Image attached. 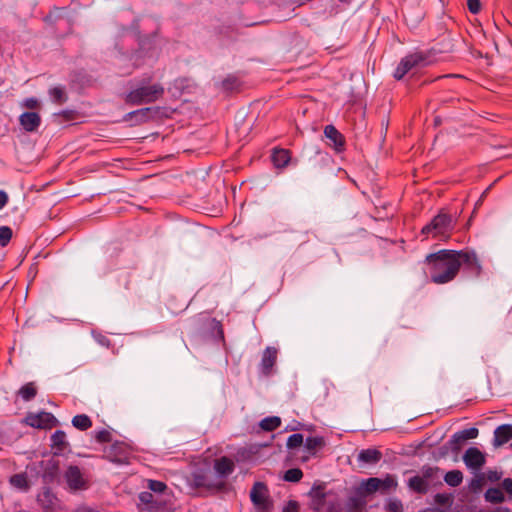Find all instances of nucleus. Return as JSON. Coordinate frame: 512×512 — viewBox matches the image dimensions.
<instances>
[{
  "label": "nucleus",
  "instance_id": "45",
  "mask_svg": "<svg viewBox=\"0 0 512 512\" xmlns=\"http://www.w3.org/2000/svg\"><path fill=\"white\" fill-rule=\"evenodd\" d=\"M389 512H402V503L398 500H393L388 503Z\"/></svg>",
  "mask_w": 512,
  "mask_h": 512
},
{
  "label": "nucleus",
  "instance_id": "19",
  "mask_svg": "<svg viewBox=\"0 0 512 512\" xmlns=\"http://www.w3.org/2000/svg\"><path fill=\"white\" fill-rule=\"evenodd\" d=\"M51 443L56 453H62L68 447L65 432L62 430L55 431L51 436Z\"/></svg>",
  "mask_w": 512,
  "mask_h": 512
},
{
  "label": "nucleus",
  "instance_id": "49",
  "mask_svg": "<svg viewBox=\"0 0 512 512\" xmlns=\"http://www.w3.org/2000/svg\"><path fill=\"white\" fill-rule=\"evenodd\" d=\"M434 499L437 504L446 505L449 502L450 497L446 494L439 493L435 495Z\"/></svg>",
  "mask_w": 512,
  "mask_h": 512
},
{
  "label": "nucleus",
  "instance_id": "5",
  "mask_svg": "<svg viewBox=\"0 0 512 512\" xmlns=\"http://www.w3.org/2000/svg\"><path fill=\"white\" fill-rule=\"evenodd\" d=\"M426 55L422 52H414L406 55L401 59L398 66L394 71V78L401 80L404 76L415 68L423 67L426 65Z\"/></svg>",
  "mask_w": 512,
  "mask_h": 512
},
{
  "label": "nucleus",
  "instance_id": "38",
  "mask_svg": "<svg viewBox=\"0 0 512 512\" xmlns=\"http://www.w3.org/2000/svg\"><path fill=\"white\" fill-rule=\"evenodd\" d=\"M13 235L12 229L8 226H0V245L5 247Z\"/></svg>",
  "mask_w": 512,
  "mask_h": 512
},
{
  "label": "nucleus",
  "instance_id": "9",
  "mask_svg": "<svg viewBox=\"0 0 512 512\" xmlns=\"http://www.w3.org/2000/svg\"><path fill=\"white\" fill-rule=\"evenodd\" d=\"M19 123L25 132H36L41 125V117L37 112H24L19 116Z\"/></svg>",
  "mask_w": 512,
  "mask_h": 512
},
{
  "label": "nucleus",
  "instance_id": "11",
  "mask_svg": "<svg viewBox=\"0 0 512 512\" xmlns=\"http://www.w3.org/2000/svg\"><path fill=\"white\" fill-rule=\"evenodd\" d=\"M324 134L330 141L329 145L332 146L335 150L341 151L344 148V137L333 125H327L324 128Z\"/></svg>",
  "mask_w": 512,
  "mask_h": 512
},
{
  "label": "nucleus",
  "instance_id": "24",
  "mask_svg": "<svg viewBox=\"0 0 512 512\" xmlns=\"http://www.w3.org/2000/svg\"><path fill=\"white\" fill-rule=\"evenodd\" d=\"M380 478L377 477H371L367 480H364L361 483L360 489L363 491L364 494H372L374 492L380 491Z\"/></svg>",
  "mask_w": 512,
  "mask_h": 512
},
{
  "label": "nucleus",
  "instance_id": "34",
  "mask_svg": "<svg viewBox=\"0 0 512 512\" xmlns=\"http://www.w3.org/2000/svg\"><path fill=\"white\" fill-rule=\"evenodd\" d=\"M49 94L54 102L62 104L66 101L67 97L62 87H53L50 89Z\"/></svg>",
  "mask_w": 512,
  "mask_h": 512
},
{
  "label": "nucleus",
  "instance_id": "6",
  "mask_svg": "<svg viewBox=\"0 0 512 512\" xmlns=\"http://www.w3.org/2000/svg\"><path fill=\"white\" fill-rule=\"evenodd\" d=\"M27 425L39 428L50 429L57 424V419L49 412L29 413L25 418Z\"/></svg>",
  "mask_w": 512,
  "mask_h": 512
},
{
  "label": "nucleus",
  "instance_id": "21",
  "mask_svg": "<svg viewBox=\"0 0 512 512\" xmlns=\"http://www.w3.org/2000/svg\"><path fill=\"white\" fill-rule=\"evenodd\" d=\"M325 441L321 436L308 437L304 442V448L310 455H315L317 450L324 447Z\"/></svg>",
  "mask_w": 512,
  "mask_h": 512
},
{
  "label": "nucleus",
  "instance_id": "30",
  "mask_svg": "<svg viewBox=\"0 0 512 512\" xmlns=\"http://www.w3.org/2000/svg\"><path fill=\"white\" fill-rule=\"evenodd\" d=\"M154 109L150 107L141 108L136 111H133L128 114L129 118H136V120L140 123L146 122L151 118V114L153 113Z\"/></svg>",
  "mask_w": 512,
  "mask_h": 512
},
{
  "label": "nucleus",
  "instance_id": "48",
  "mask_svg": "<svg viewBox=\"0 0 512 512\" xmlns=\"http://www.w3.org/2000/svg\"><path fill=\"white\" fill-rule=\"evenodd\" d=\"M502 488L510 497H512V478H505L502 481Z\"/></svg>",
  "mask_w": 512,
  "mask_h": 512
},
{
  "label": "nucleus",
  "instance_id": "52",
  "mask_svg": "<svg viewBox=\"0 0 512 512\" xmlns=\"http://www.w3.org/2000/svg\"><path fill=\"white\" fill-rule=\"evenodd\" d=\"M42 497L49 498L50 497V492L48 490L44 491L42 495L38 496V500L42 501Z\"/></svg>",
  "mask_w": 512,
  "mask_h": 512
},
{
  "label": "nucleus",
  "instance_id": "37",
  "mask_svg": "<svg viewBox=\"0 0 512 512\" xmlns=\"http://www.w3.org/2000/svg\"><path fill=\"white\" fill-rule=\"evenodd\" d=\"M304 443V437L300 433L292 434L287 439V447L289 449H295L300 447Z\"/></svg>",
  "mask_w": 512,
  "mask_h": 512
},
{
  "label": "nucleus",
  "instance_id": "13",
  "mask_svg": "<svg viewBox=\"0 0 512 512\" xmlns=\"http://www.w3.org/2000/svg\"><path fill=\"white\" fill-rule=\"evenodd\" d=\"M277 359V349L274 347H267L262 355L261 371L264 375H269Z\"/></svg>",
  "mask_w": 512,
  "mask_h": 512
},
{
  "label": "nucleus",
  "instance_id": "4",
  "mask_svg": "<svg viewBox=\"0 0 512 512\" xmlns=\"http://www.w3.org/2000/svg\"><path fill=\"white\" fill-rule=\"evenodd\" d=\"M456 258L459 262V268L463 266L464 271L471 277H479L482 273V265L475 251L464 249L456 251Z\"/></svg>",
  "mask_w": 512,
  "mask_h": 512
},
{
  "label": "nucleus",
  "instance_id": "42",
  "mask_svg": "<svg viewBox=\"0 0 512 512\" xmlns=\"http://www.w3.org/2000/svg\"><path fill=\"white\" fill-rule=\"evenodd\" d=\"M95 439L100 443H106L110 442L111 440V433L105 429L100 430L96 433Z\"/></svg>",
  "mask_w": 512,
  "mask_h": 512
},
{
  "label": "nucleus",
  "instance_id": "33",
  "mask_svg": "<svg viewBox=\"0 0 512 512\" xmlns=\"http://www.w3.org/2000/svg\"><path fill=\"white\" fill-rule=\"evenodd\" d=\"M365 504V500L360 497H350L347 506L350 512H359L364 508Z\"/></svg>",
  "mask_w": 512,
  "mask_h": 512
},
{
  "label": "nucleus",
  "instance_id": "8",
  "mask_svg": "<svg viewBox=\"0 0 512 512\" xmlns=\"http://www.w3.org/2000/svg\"><path fill=\"white\" fill-rule=\"evenodd\" d=\"M465 465L473 470H479L485 464L484 454L476 447H470L463 455Z\"/></svg>",
  "mask_w": 512,
  "mask_h": 512
},
{
  "label": "nucleus",
  "instance_id": "25",
  "mask_svg": "<svg viewBox=\"0 0 512 512\" xmlns=\"http://www.w3.org/2000/svg\"><path fill=\"white\" fill-rule=\"evenodd\" d=\"M485 500L490 503L499 504L505 500L504 494L500 488L492 487L486 490Z\"/></svg>",
  "mask_w": 512,
  "mask_h": 512
},
{
  "label": "nucleus",
  "instance_id": "51",
  "mask_svg": "<svg viewBox=\"0 0 512 512\" xmlns=\"http://www.w3.org/2000/svg\"><path fill=\"white\" fill-rule=\"evenodd\" d=\"M8 196L4 191L0 190V210L7 204Z\"/></svg>",
  "mask_w": 512,
  "mask_h": 512
},
{
  "label": "nucleus",
  "instance_id": "53",
  "mask_svg": "<svg viewBox=\"0 0 512 512\" xmlns=\"http://www.w3.org/2000/svg\"><path fill=\"white\" fill-rule=\"evenodd\" d=\"M299 1H300V4H303V1H304V0H299Z\"/></svg>",
  "mask_w": 512,
  "mask_h": 512
},
{
  "label": "nucleus",
  "instance_id": "47",
  "mask_svg": "<svg viewBox=\"0 0 512 512\" xmlns=\"http://www.w3.org/2000/svg\"><path fill=\"white\" fill-rule=\"evenodd\" d=\"M38 105H39L38 100L36 98H33V97L27 98L23 102V106L28 108V109H35V108L38 107Z\"/></svg>",
  "mask_w": 512,
  "mask_h": 512
},
{
  "label": "nucleus",
  "instance_id": "18",
  "mask_svg": "<svg viewBox=\"0 0 512 512\" xmlns=\"http://www.w3.org/2000/svg\"><path fill=\"white\" fill-rule=\"evenodd\" d=\"M271 158L275 167L283 168L290 161V152L287 149H274Z\"/></svg>",
  "mask_w": 512,
  "mask_h": 512
},
{
  "label": "nucleus",
  "instance_id": "1",
  "mask_svg": "<svg viewBox=\"0 0 512 512\" xmlns=\"http://www.w3.org/2000/svg\"><path fill=\"white\" fill-rule=\"evenodd\" d=\"M455 250H440L426 256L431 281L435 284H445L457 276L459 262Z\"/></svg>",
  "mask_w": 512,
  "mask_h": 512
},
{
  "label": "nucleus",
  "instance_id": "29",
  "mask_svg": "<svg viewBox=\"0 0 512 512\" xmlns=\"http://www.w3.org/2000/svg\"><path fill=\"white\" fill-rule=\"evenodd\" d=\"M444 480L449 486L457 487L463 481V474L460 470H451L445 474Z\"/></svg>",
  "mask_w": 512,
  "mask_h": 512
},
{
  "label": "nucleus",
  "instance_id": "14",
  "mask_svg": "<svg viewBox=\"0 0 512 512\" xmlns=\"http://www.w3.org/2000/svg\"><path fill=\"white\" fill-rule=\"evenodd\" d=\"M214 468L218 475L227 477L234 471L235 465L230 458L224 456L215 461Z\"/></svg>",
  "mask_w": 512,
  "mask_h": 512
},
{
  "label": "nucleus",
  "instance_id": "39",
  "mask_svg": "<svg viewBox=\"0 0 512 512\" xmlns=\"http://www.w3.org/2000/svg\"><path fill=\"white\" fill-rule=\"evenodd\" d=\"M139 500L142 504L153 508L152 504L155 502L154 495L149 491H144L139 494Z\"/></svg>",
  "mask_w": 512,
  "mask_h": 512
},
{
  "label": "nucleus",
  "instance_id": "31",
  "mask_svg": "<svg viewBox=\"0 0 512 512\" xmlns=\"http://www.w3.org/2000/svg\"><path fill=\"white\" fill-rule=\"evenodd\" d=\"M281 425V419L277 416L266 417L261 420L260 427L264 431H274Z\"/></svg>",
  "mask_w": 512,
  "mask_h": 512
},
{
  "label": "nucleus",
  "instance_id": "35",
  "mask_svg": "<svg viewBox=\"0 0 512 512\" xmlns=\"http://www.w3.org/2000/svg\"><path fill=\"white\" fill-rule=\"evenodd\" d=\"M303 477V472L299 468L288 469L284 474V480L288 482H298Z\"/></svg>",
  "mask_w": 512,
  "mask_h": 512
},
{
  "label": "nucleus",
  "instance_id": "20",
  "mask_svg": "<svg viewBox=\"0 0 512 512\" xmlns=\"http://www.w3.org/2000/svg\"><path fill=\"white\" fill-rule=\"evenodd\" d=\"M440 471L438 467L424 466L421 470V477H423L431 487L439 482Z\"/></svg>",
  "mask_w": 512,
  "mask_h": 512
},
{
  "label": "nucleus",
  "instance_id": "46",
  "mask_svg": "<svg viewBox=\"0 0 512 512\" xmlns=\"http://www.w3.org/2000/svg\"><path fill=\"white\" fill-rule=\"evenodd\" d=\"M282 512H299V504L291 500L285 505Z\"/></svg>",
  "mask_w": 512,
  "mask_h": 512
},
{
  "label": "nucleus",
  "instance_id": "40",
  "mask_svg": "<svg viewBox=\"0 0 512 512\" xmlns=\"http://www.w3.org/2000/svg\"><path fill=\"white\" fill-rule=\"evenodd\" d=\"M148 488L156 493H162L166 488V484L157 480H149Z\"/></svg>",
  "mask_w": 512,
  "mask_h": 512
},
{
  "label": "nucleus",
  "instance_id": "28",
  "mask_svg": "<svg viewBox=\"0 0 512 512\" xmlns=\"http://www.w3.org/2000/svg\"><path fill=\"white\" fill-rule=\"evenodd\" d=\"M10 484L22 491H27L29 489V482L27 479L26 474L19 473L11 476L10 478Z\"/></svg>",
  "mask_w": 512,
  "mask_h": 512
},
{
  "label": "nucleus",
  "instance_id": "10",
  "mask_svg": "<svg viewBox=\"0 0 512 512\" xmlns=\"http://www.w3.org/2000/svg\"><path fill=\"white\" fill-rule=\"evenodd\" d=\"M65 479L68 486L73 490L82 489L85 486L82 473L77 466H69L65 472Z\"/></svg>",
  "mask_w": 512,
  "mask_h": 512
},
{
  "label": "nucleus",
  "instance_id": "32",
  "mask_svg": "<svg viewBox=\"0 0 512 512\" xmlns=\"http://www.w3.org/2000/svg\"><path fill=\"white\" fill-rule=\"evenodd\" d=\"M478 433L479 431L475 427L464 429L456 433L455 440L461 439V441H467L469 439H474L478 436Z\"/></svg>",
  "mask_w": 512,
  "mask_h": 512
},
{
  "label": "nucleus",
  "instance_id": "36",
  "mask_svg": "<svg viewBox=\"0 0 512 512\" xmlns=\"http://www.w3.org/2000/svg\"><path fill=\"white\" fill-rule=\"evenodd\" d=\"M380 482V491L383 493L397 486V481L392 475H387L384 479H380Z\"/></svg>",
  "mask_w": 512,
  "mask_h": 512
},
{
  "label": "nucleus",
  "instance_id": "2",
  "mask_svg": "<svg viewBox=\"0 0 512 512\" xmlns=\"http://www.w3.org/2000/svg\"><path fill=\"white\" fill-rule=\"evenodd\" d=\"M164 87L159 83L148 85L142 81L125 96V102L131 105H142L156 102L164 95Z\"/></svg>",
  "mask_w": 512,
  "mask_h": 512
},
{
  "label": "nucleus",
  "instance_id": "16",
  "mask_svg": "<svg viewBox=\"0 0 512 512\" xmlns=\"http://www.w3.org/2000/svg\"><path fill=\"white\" fill-rule=\"evenodd\" d=\"M265 492L266 486L261 482H256L250 491L251 501L257 506H264L266 504Z\"/></svg>",
  "mask_w": 512,
  "mask_h": 512
},
{
  "label": "nucleus",
  "instance_id": "3",
  "mask_svg": "<svg viewBox=\"0 0 512 512\" xmlns=\"http://www.w3.org/2000/svg\"><path fill=\"white\" fill-rule=\"evenodd\" d=\"M454 229L452 217L449 214L440 212L426 224L421 234L426 238H438L440 240L448 239Z\"/></svg>",
  "mask_w": 512,
  "mask_h": 512
},
{
  "label": "nucleus",
  "instance_id": "22",
  "mask_svg": "<svg viewBox=\"0 0 512 512\" xmlns=\"http://www.w3.org/2000/svg\"><path fill=\"white\" fill-rule=\"evenodd\" d=\"M309 494L312 498V508L319 511L325 501L326 494L324 490L321 487H313Z\"/></svg>",
  "mask_w": 512,
  "mask_h": 512
},
{
  "label": "nucleus",
  "instance_id": "50",
  "mask_svg": "<svg viewBox=\"0 0 512 512\" xmlns=\"http://www.w3.org/2000/svg\"><path fill=\"white\" fill-rule=\"evenodd\" d=\"M501 473L498 472V471H488L487 472V479L491 482H496L498 480H500L501 478Z\"/></svg>",
  "mask_w": 512,
  "mask_h": 512
},
{
  "label": "nucleus",
  "instance_id": "17",
  "mask_svg": "<svg viewBox=\"0 0 512 512\" xmlns=\"http://www.w3.org/2000/svg\"><path fill=\"white\" fill-rule=\"evenodd\" d=\"M408 486L411 490L419 494H426L430 488L429 483H427L421 475L411 477L408 481Z\"/></svg>",
  "mask_w": 512,
  "mask_h": 512
},
{
  "label": "nucleus",
  "instance_id": "43",
  "mask_svg": "<svg viewBox=\"0 0 512 512\" xmlns=\"http://www.w3.org/2000/svg\"><path fill=\"white\" fill-rule=\"evenodd\" d=\"M467 6L471 13L477 14L481 10L480 0H467Z\"/></svg>",
  "mask_w": 512,
  "mask_h": 512
},
{
  "label": "nucleus",
  "instance_id": "15",
  "mask_svg": "<svg viewBox=\"0 0 512 512\" xmlns=\"http://www.w3.org/2000/svg\"><path fill=\"white\" fill-rule=\"evenodd\" d=\"M381 458V451L375 448L363 449L358 454V461L366 464H376Z\"/></svg>",
  "mask_w": 512,
  "mask_h": 512
},
{
  "label": "nucleus",
  "instance_id": "7",
  "mask_svg": "<svg viewBox=\"0 0 512 512\" xmlns=\"http://www.w3.org/2000/svg\"><path fill=\"white\" fill-rule=\"evenodd\" d=\"M105 457L116 464L128 463L127 447L123 443H115L105 451Z\"/></svg>",
  "mask_w": 512,
  "mask_h": 512
},
{
  "label": "nucleus",
  "instance_id": "41",
  "mask_svg": "<svg viewBox=\"0 0 512 512\" xmlns=\"http://www.w3.org/2000/svg\"><path fill=\"white\" fill-rule=\"evenodd\" d=\"M94 340L101 346L109 348L111 342L109 338L101 333H93Z\"/></svg>",
  "mask_w": 512,
  "mask_h": 512
},
{
  "label": "nucleus",
  "instance_id": "44",
  "mask_svg": "<svg viewBox=\"0 0 512 512\" xmlns=\"http://www.w3.org/2000/svg\"><path fill=\"white\" fill-rule=\"evenodd\" d=\"M456 438V433L452 436L451 440H450V444H451V449L454 451V452H458L462 445L466 442V441H461V439H458V440H455Z\"/></svg>",
  "mask_w": 512,
  "mask_h": 512
},
{
  "label": "nucleus",
  "instance_id": "23",
  "mask_svg": "<svg viewBox=\"0 0 512 512\" xmlns=\"http://www.w3.org/2000/svg\"><path fill=\"white\" fill-rule=\"evenodd\" d=\"M194 482L197 487H205L208 489L220 490L223 488L224 483H212L207 475H195Z\"/></svg>",
  "mask_w": 512,
  "mask_h": 512
},
{
  "label": "nucleus",
  "instance_id": "27",
  "mask_svg": "<svg viewBox=\"0 0 512 512\" xmlns=\"http://www.w3.org/2000/svg\"><path fill=\"white\" fill-rule=\"evenodd\" d=\"M72 425L80 431H86L92 426V421L86 414H79L73 417Z\"/></svg>",
  "mask_w": 512,
  "mask_h": 512
},
{
  "label": "nucleus",
  "instance_id": "12",
  "mask_svg": "<svg viewBox=\"0 0 512 512\" xmlns=\"http://www.w3.org/2000/svg\"><path fill=\"white\" fill-rule=\"evenodd\" d=\"M512 439V425L502 424L494 430L493 445L500 447Z\"/></svg>",
  "mask_w": 512,
  "mask_h": 512
},
{
  "label": "nucleus",
  "instance_id": "26",
  "mask_svg": "<svg viewBox=\"0 0 512 512\" xmlns=\"http://www.w3.org/2000/svg\"><path fill=\"white\" fill-rule=\"evenodd\" d=\"M17 394L24 400L30 401L37 394V387L33 382L26 383L17 392Z\"/></svg>",
  "mask_w": 512,
  "mask_h": 512
}]
</instances>
